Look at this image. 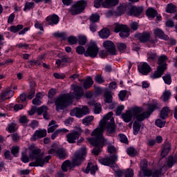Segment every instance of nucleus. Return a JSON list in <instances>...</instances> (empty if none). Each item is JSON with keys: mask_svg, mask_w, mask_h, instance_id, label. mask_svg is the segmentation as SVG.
<instances>
[{"mask_svg": "<svg viewBox=\"0 0 177 177\" xmlns=\"http://www.w3.org/2000/svg\"><path fill=\"white\" fill-rule=\"evenodd\" d=\"M84 96V89L79 86L73 87V92L68 94H63L55 100V107L57 111L64 110L68 104L73 102V99H81Z\"/></svg>", "mask_w": 177, "mask_h": 177, "instance_id": "f257e3e1", "label": "nucleus"}, {"mask_svg": "<svg viewBox=\"0 0 177 177\" xmlns=\"http://www.w3.org/2000/svg\"><path fill=\"white\" fill-rule=\"evenodd\" d=\"M111 117H113V112H109L105 115L102 120H100L99 127L91 133V136L104 139V137H103L104 129L106 130L107 133H109V135L115 133L117 131L115 129V124H114V119L111 118ZM109 120H110V122H109Z\"/></svg>", "mask_w": 177, "mask_h": 177, "instance_id": "f03ea898", "label": "nucleus"}, {"mask_svg": "<svg viewBox=\"0 0 177 177\" xmlns=\"http://www.w3.org/2000/svg\"><path fill=\"white\" fill-rule=\"evenodd\" d=\"M30 160H35V162L29 164L30 167H44L45 162H48L52 156L48 155L43 158L42 156H41V149H35L30 153Z\"/></svg>", "mask_w": 177, "mask_h": 177, "instance_id": "7ed1b4c3", "label": "nucleus"}, {"mask_svg": "<svg viewBox=\"0 0 177 177\" xmlns=\"http://www.w3.org/2000/svg\"><path fill=\"white\" fill-rule=\"evenodd\" d=\"M167 60H168L167 55H162L158 58L157 70L151 75L152 80L161 78L162 74L167 70Z\"/></svg>", "mask_w": 177, "mask_h": 177, "instance_id": "20e7f679", "label": "nucleus"}, {"mask_svg": "<svg viewBox=\"0 0 177 177\" xmlns=\"http://www.w3.org/2000/svg\"><path fill=\"white\" fill-rule=\"evenodd\" d=\"M88 142H90V145L95 146V148L93 149L92 153L94 156H99L102 149L103 148V145L106 143V140L105 138H100V137L93 136V138H87Z\"/></svg>", "mask_w": 177, "mask_h": 177, "instance_id": "39448f33", "label": "nucleus"}, {"mask_svg": "<svg viewBox=\"0 0 177 177\" xmlns=\"http://www.w3.org/2000/svg\"><path fill=\"white\" fill-rule=\"evenodd\" d=\"M158 107V104H154L152 105H149L148 106V111L144 112L142 113V111H143V109L140 107H137L140 110V111L138 112L136 115H134L135 118L137 120V121L140 122V121H143L145 118H147L150 117V114L156 110Z\"/></svg>", "mask_w": 177, "mask_h": 177, "instance_id": "423d86ee", "label": "nucleus"}, {"mask_svg": "<svg viewBox=\"0 0 177 177\" xmlns=\"http://www.w3.org/2000/svg\"><path fill=\"white\" fill-rule=\"evenodd\" d=\"M86 156V147H83L75 153L74 158L72 159L73 165H81Z\"/></svg>", "mask_w": 177, "mask_h": 177, "instance_id": "0eeeda50", "label": "nucleus"}, {"mask_svg": "<svg viewBox=\"0 0 177 177\" xmlns=\"http://www.w3.org/2000/svg\"><path fill=\"white\" fill-rule=\"evenodd\" d=\"M113 28L115 32H120L119 35L121 38H128L129 37V29L126 25L116 23L113 25Z\"/></svg>", "mask_w": 177, "mask_h": 177, "instance_id": "6e6552de", "label": "nucleus"}, {"mask_svg": "<svg viewBox=\"0 0 177 177\" xmlns=\"http://www.w3.org/2000/svg\"><path fill=\"white\" fill-rule=\"evenodd\" d=\"M101 5L103 8H111L118 5V0H95L94 6L95 8H99Z\"/></svg>", "mask_w": 177, "mask_h": 177, "instance_id": "1a4fd4ad", "label": "nucleus"}, {"mask_svg": "<svg viewBox=\"0 0 177 177\" xmlns=\"http://www.w3.org/2000/svg\"><path fill=\"white\" fill-rule=\"evenodd\" d=\"M118 160V156L117 154H114L113 156H111L109 158H103L101 159H99V162L102 164V165H110L112 168V169H114L117 165H115V161Z\"/></svg>", "mask_w": 177, "mask_h": 177, "instance_id": "9d476101", "label": "nucleus"}, {"mask_svg": "<svg viewBox=\"0 0 177 177\" xmlns=\"http://www.w3.org/2000/svg\"><path fill=\"white\" fill-rule=\"evenodd\" d=\"M140 110L138 106L131 108L130 110L127 111L124 113L122 114V118L124 122H131L132 117H135Z\"/></svg>", "mask_w": 177, "mask_h": 177, "instance_id": "9b49d317", "label": "nucleus"}, {"mask_svg": "<svg viewBox=\"0 0 177 177\" xmlns=\"http://www.w3.org/2000/svg\"><path fill=\"white\" fill-rule=\"evenodd\" d=\"M85 1H79L76 3H75L71 9L69 10L71 15H80V13L82 12L84 9H85Z\"/></svg>", "mask_w": 177, "mask_h": 177, "instance_id": "f8f14e48", "label": "nucleus"}, {"mask_svg": "<svg viewBox=\"0 0 177 177\" xmlns=\"http://www.w3.org/2000/svg\"><path fill=\"white\" fill-rule=\"evenodd\" d=\"M86 114H89V109L85 106L82 108H75L71 111V115H75L77 118H82Z\"/></svg>", "mask_w": 177, "mask_h": 177, "instance_id": "ddd939ff", "label": "nucleus"}, {"mask_svg": "<svg viewBox=\"0 0 177 177\" xmlns=\"http://www.w3.org/2000/svg\"><path fill=\"white\" fill-rule=\"evenodd\" d=\"M97 53H99L97 45H96V43H92L84 53V56H86V57H96Z\"/></svg>", "mask_w": 177, "mask_h": 177, "instance_id": "4468645a", "label": "nucleus"}, {"mask_svg": "<svg viewBox=\"0 0 177 177\" xmlns=\"http://www.w3.org/2000/svg\"><path fill=\"white\" fill-rule=\"evenodd\" d=\"M15 95V91L12 90V88L8 87L4 91H3L0 95V102H5L8 99L13 97Z\"/></svg>", "mask_w": 177, "mask_h": 177, "instance_id": "2eb2a0df", "label": "nucleus"}, {"mask_svg": "<svg viewBox=\"0 0 177 177\" xmlns=\"http://www.w3.org/2000/svg\"><path fill=\"white\" fill-rule=\"evenodd\" d=\"M103 46L106 49V52L109 53V55H117V51L115 50V46L114 43L110 40H106L104 41Z\"/></svg>", "mask_w": 177, "mask_h": 177, "instance_id": "dca6fc26", "label": "nucleus"}, {"mask_svg": "<svg viewBox=\"0 0 177 177\" xmlns=\"http://www.w3.org/2000/svg\"><path fill=\"white\" fill-rule=\"evenodd\" d=\"M151 70L150 65L147 62L142 64L138 66V71L142 74V75H147Z\"/></svg>", "mask_w": 177, "mask_h": 177, "instance_id": "f3484780", "label": "nucleus"}, {"mask_svg": "<svg viewBox=\"0 0 177 177\" xmlns=\"http://www.w3.org/2000/svg\"><path fill=\"white\" fill-rule=\"evenodd\" d=\"M140 167L142 172H144L145 175L147 176H150L151 175V170L147 169V160H142L140 162Z\"/></svg>", "mask_w": 177, "mask_h": 177, "instance_id": "a211bd4d", "label": "nucleus"}, {"mask_svg": "<svg viewBox=\"0 0 177 177\" xmlns=\"http://www.w3.org/2000/svg\"><path fill=\"white\" fill-rule=\"evenodd\" d=\"M97 171V165L88 162L86 169L84 170L85 174L91 173V175H95V172Z\"/></svg>", "mask_w": 177, "mask_h": 177, "instance_id": "6ab92c4d", "label": "nucleus"}, {"mask_svg": "<svg viewBox=\"0 0 177 177\" xmlns=\"http://www.w3.org/2000/svg\"><path fill=\"white\" fill-rule=\"evenodd\" d=\"M143 12V8L142 7H133L129 12L130 16H135L136 17H138L142 15V12Z\"/></svg>", "mask_w": 177, "mask_h": 177, "instance_id": "aec40b11", "label": "nucleus"}, {"mask_svg": "<svg viewBox=\"0 0 177 177\" xmlns=\"http://www.w3.org/2000/svg\"><path fill=\"white\" fill-rule=\"evenodd\" d=\"M46 20L49 26H53L54 24H57V23H59V16L57 15L48 16L46 17Z\"/></svg>", "mask_w": 177, "mask_h": 177, "instance_id": "412c9836", "label": "nucleus"}, {"mask_svg": "<svg viewBox=\"0 0 177 177\" xmlns=\"http://www.w3.org/2000/svg\"><path fill=\"white\" fill-rule=\"evenodd\" d=\"M66 137L68 143H75V140L80 138V133L78 132L71 133L68 134Z\"/></svg>", "mask_w": 177, "mask_h": 177, "instance_id": "4be33fe9", "label": "nucleus"}, {"mask_svg": "<svg viewBox=\"0 0 177 177\" xmlns=\"http://www.w3.org/2000/svg\"><path fill=\"white\" fill-rule=\"evenodd\" d=\"M167 165H164L159 170H154L153 171H151V174L150 175V176H152V177H159V176H161V174H164V172H165L167 171Z\"/></svg>", "mask_w": 177, "mask_h": 177, "instance_id": "5701e85b", "label": "nucleus"}, {"mask_svg": "<svg viewBox=\"0 0 177 177\" xmlns=\"http://www.w3.org/2000/svg\"><path fill=\"white\" fill-rule=\"evenodd\" d=\"M45 136H46V130L36 131L33 135V140H37V139H39V138H45Z\"/></svg>", "mask_w": 177, "mask_h": 177, "instance_id": "b1692460", "label": "nucleus"}, {"mask_svg": "<svg viewBox=\"0 0 177 177\" xmlns=\"http://www.w3.org/2000/svg\"><path fill=\"white\" fill-rule=\"evenodd\" d=\"M142 123L140 122L135 121L133 124V133L138 135L140 131Z\"/></svg>", "mask_w": 177, "mask_h": 177, "instance_id": "393cba45", "label": "nucleus"}, {"mask_svg": "<svg viewBox=\"0 0 177 177\" xmlns=\"http://www.w3.org/2000/svg\"><path fill=\"white\" fill-rule=\"evenodd\" d=\"M154 34L156 35V37L160 38V39H168V36L164 34V32L161 29H156L154 30Z\"/></svg>", "mask_w": 177, "mask_h": 177, "instance_id": "a878e982", "label": "nucleus"}, {"mask_svg": "<svg viewBox=\"0 0 177 177\" xmlns=\"http://www.w3.org/2000/svg\"><path fill=\"white\" fill-rule=\"evenodd\" d=\"M99 35L102 39H106L108 37H110V30L105 28L99 32Z\"/></svg>", "mask_w": 177, "mask_h": 177, "instance_id": "bb28decb", "label": "nucleus"}, {"mask_svg": "<svg viewBox=\"0 0 177 177\" xmlns=\"http://www.w3.org/2000/svg\"><path fill=\"white\" fill-rule=\"evenodd\" d=\"M127 153L130 157H135V156H138L139 153V150L136 149L133 147H130L127 148Z\"/></svg>", "mask_w": 177, "mask_h": 177, "instance_id": "cd10ccee", "label": "nucleus"}, {"mask_svg": "<svg viewBox=\"0 0 177 177\" xmlns=\"http://www.w3.org/2000/svg\"><path fill=\"white\" fill-rule=\"evenodd\" d=\"M48 127H50L48 129V133H52L57 128H59V124H56V121L52 120L49 124Z\"/></svg>", "mask_w": 177, "mask_h": 177, "instance_id": "c85d7f7f", "label": "nucleus"}, {"mask_svg": "<svg viewBox=\"0 0 177 177\" xmlns=\"http://www.w3.org/2000/svg\"><path fill=\"white\" fill-rule=\"evenodd\" d=\"M177 162V156H169L167 158V167L169 168H172L174 164H176Z\"/></svg>", "mask_w": 177, "mask_h": 177, "instance_id": "c756f323", "label": "nucleus"}, {"mask_svg": "<svg viewBox=\"0 0 177 177\" xmlns=\"http://www.w3.org/2000/svg\"><path fill=\"white\" fill-rule=\"evenodd\" d=\"M41 99H42V94L41 93H38L36 95L35 98L32 100V104H35L36 106H40V104L42 103Z\"/></svg>", "mask_w": 177, "mask_h": 177, "instance_id": "7c9ffc66", "label": "nucleus"}, {"mask_svg": "<svg viewBox=\"0 0 177 177\" xmlns=\"http://www.w3.org/2000/svg\"><path fill=\"white\" fill-rule=\"evenodd\" d=\"M169 113V107L168 106L164 107L160 111V118H162V120H166V118H168Z\"/></svg>", "mask_w": 177, "mask_h": 177, "instance_id": "2f4dec72", "label": "nucleus"}, {"mask_svg": "<svg viewBox=\"0 0 177 177\" xmlns=\"http://www.w3.org/2000/svg\"><path fill=\"white\" fill-rule=\"evenodd\" d=\"M139 39L140 42H147L150 39V33L144 32L139 36Z\"/></svg>", "mask_w": 177, "mask_h": 177, "instance_id": "473e14b6", "label": "nucleus"}, {"mask_svg": "<svg viewBox=\"0 0 177 177\" xmlns=\"http://www.w3.org/2000/svg\"><path fill=\"white\" fill-rule=\"evenodd\" d=\"M92 85H93V80L91 77H87L84 82L83 86L84 89H88V88H91Z\"/></svg>", "mask_w": 177, "mask_h": 177, "instance_id": "72a5a7b5", "label": "nucleus"}, {"mask_svg": "<svg viewBox=\"0 0 177 177\" xmlns=\"http://www.w3.org/2000/svg\"><path fill=\"white\" fill-rule=\"evenodd\" d=\"M147 16L150 17V19H154L157 16V10L153 8H148L147 10Z\"/></svg>", "mask_w": 177, "mask_h": 177, "instance_id": "f704fd0d", "label": "nucleus"}, {"mask_svg": "<svg viewBox=\"0 0 177 177\" xmlns=\"http://www.w3.org/2000/svg\"><path fill=\"white\" fill-rule=\"evenodd\" d=\"M166 12L167 13H175L176 12V6L173 3L167 4Z\"/></svg>", "mask_w": 177, "mask_h": 177, "instance_id": "c9c22d12", "label": "nucleus"}, {"mask_svg": "<svg viewBox=\"0 0 177 177\" xmlns=\"http://www.w3.org/2000/svg\"><path fill=\"white\" fill-rule=\"evenodd\" d=\"M56 156L59 158H64L66 157V151L63 148H58L56 151Z\"/></svg>", "mask_w": 177, "mask_h": 177, "instance_id": "e433bc0d", "label": "nucleus"}, {"mask_svg": "<svg viewBox=\"0 0 177 177\" xmlns=\"http://www.w3.org/2000/svg\"><path fill=\"white\" fill-rule=\"evenodd\" d=\"M155 59H157V53H156V52L150 51L147 53V60H148V62H154Z\"/></svg>", "mask_w": 177, "mask_h": 177, "instance_id": "4c0bfd02", "label": "nucleus"}, {"mask_svg": "<svg viewBox=\"0 0 177 177\" xmlns=\"http://www.w3.org/2000/svg\"><path fill=\"white\" fill-rule=\"evenodd\" d=\"M69 168H71V162L69 160H66L62 165V169L64 172H67Z\"/></svg>", "mask_w": 177, "mask_h": 177, "instance_id": "58836bf2", "label": "nucleus"}, {"mask_svg": "<svg viewBox=\"0 0 177 177\" xmlns=\"http://www.w3.org/2000/svg\"><path fill=\"white\" fill-rule=\"evenodd\" d=\"M104 102L106 103H111L113 102V95H111V92L110 91H106L104 93Z\"/></svg>", "mask_w": 177, "mask_h": 177, "instance_id": "ea45409f", "label": "nucleus"}, {"mask_svg": "<svg viewBox=\"0 0 177 177\" xmlns=\"http://www.w3.org/2000/svg\"><path fill=\"white\" fill-rule=\"evenodd\" d=\"M169 150H171V145L166 144L163 148V150L161 152L162 157H165L168 153H169Z\"/></svg>", "mask_w": 177, "mask_h": 177, "instance_id": "a19ab883", "label": "nucleus"}, {"mask_svg": "<svg viewBox=\"0 0 177 177\" xmlns=\"http://www.w3.org/2000/svg\"><path fill=\"white\" fill-rule=\"evenodd\" d=\"M6 129L10 133H13V132H16V124L13 122L8 124Z\"/></svg>", "mask_w": 177, "mask_h": 177, "instance_id": "79ce46f5", "label": "nucleus"}, {"mask_svg": "<svg viewBox=\"0 0 177 177\" xmlns=\"http://www.w3.org/2000/svg\"><path fill=\"white\" fill-rule=\"evenodd\" d=\"M23 25H17L16 26H12L9 28V31L10 32H17V31H20V30H23Z\"/></svg>", "mask_w": 177, "mask_h": 177, "instance_id": "37998d69", "label": "nucleus"}, {"mask_svg": "<svg viewBox=\"0 0 177 177\" xmlns=\"http://www.w3.org/2000/svg\"><path fill=\"white\" fill-rule=\"evenodd\" d=\"M93 121V116H86L84 119H83L84 125H91V123Z\"/></svg>", "mask_w": 177, "mask_h": 177, "instance_id": "c03bdc74", "label": "nucleus"}, {"mask_svg": "<svg viewBox=\"0 0 177 177\" xmlns=\"http://www.w3.org/2000/svg\"><path fill=\"white\" fill-rule=\"evenodd\" d=\"M94 113L95 114H100L102 113V105L100 103L94 104Z\"/></svg>", "mask_w": 177, "mask_h": 177, "instance_id": "a18cd8bd", "label": "nucleus"}, {"mask_svg": "<svg viewBox=\"0 0 177 177\" xmlns=\"http://www.w3.org/2000/svg\"><path fill=\"white\" fill-rule=\"evenodd\" d=\"M100 19V16H99V14L97 13L93 14L90 17V21H91L92 23H96L97 21H99Z\"/></svg>", "mask_w": 177, "mask_h": 177, "instance_id": "49530a36", "label": "nucleus"}, {"mask_svg": "<svg viewBox=\"0 0 177 177\" xmlns=\"http://www.w3.org/2000/svg\"><path fill=\"white\" fill-rule=\"evenodd\" d=\"M118 49L120 53H124L127 50V44L124 43H118Z\"/></svg>", "mask_w": 177, "mask_h": 177, "instance_id": "de8ad7c7", "label": "nucleus"}, {"mask_svg": "<svg viewBox=\"0 0 177 177\" xmlns=\"http://www.w3.org/2000/svg\"><path fill=\"white\" fill-rule=\"evenodd\" d=\"M68 42L70 45H75L78 42V38L77 37L71 36L68 37Z\"/></svg>", "mask_w": 177, "mask_h": 177, "instance_id": "09e8293b", "label": "nucleus"}, {"mask_svg": "<svg viewBox=\"0 0 177 177\" xmlns=\"http://www.w3.org/2000/svg\"><path fill=\"white\" fill-rule=\"evenodd\" d=\"M163 80L165 83H166L167 85H171V82H172V79L171 78L170 74H167L165 76H163Z\"/></svg>", "mask_w": 177, "mask_h": 177, "instance_id": "8fccbe9b", "label": "nucleus"}, {"mask_svg": "<svg viewBox=\"0 0 177 177\" xmlns=\"http://www.w3.org/2000/svg\"><path fill=\"white\" fill-rule=\"evenodd\" d=\"M127 10V5L122 4L120 6L118 7V13L119 15H122L123 13H125Z\"/></svg>", "mask_w": 177, "mask_h": 177, "instance_id": "3c124183", "label": "nucleus"}, {"mask_svg": "<svg viewBox=\"0 0 177 177\" xmlns=\"http://www.w3.org/2000/svg\"><path fill=\"white\" fill-rule=\"evenodd\" d=\"M163 102H167V100H169L171 97V91L169 90L165 91L163 93Z\"/></svg>", "mask_w": 177, "mask_h": 177, "instance_id": "603ef678", "label": "nucleus"}, {"mask_svg": "<svg viewBox=\"0 0 177 177\" xmlns=\"http://www.w3.org/2000/svg\"><path fill=\"white\" fill-rule=\"evenodd\" d=\"M77 41L80 45H85V44H86V37L84 35H79Z\"/></svg>", "mask_w": 177, "mask_h": 177, "instance_id": "864d4df0", "label": "nucleus"}, {"mask_svg": "<svg viewBox=\"0 0 177 177\" xmlns=\"http://www.w3.org/2000/svg\"><path fill=\"white\" fill-rule=\"evenodd\" d=\"M36 111L37 113V114H39V115H41V114H44V113H46V111H48V107L45 106H42L40 108H38L37 109H36Z\"/></svg>", "mask_w": 177, "mask_h": 177, "instance_id": "5fc2aeb1", "label": "nucleus"}, {"mask_svg": "<svg viewBox=\"0 0 177 177\" xmlns=\"http://www.w3.org/2000/svg\"><path fill=\"white\" fill-rule=\"evenodd\" d=\"M155 124L159 128H164V127H165V122L162 121L161 119H158L156 120Z\"/></svg>", "mask_w": 177, "mask_h": 177, "instance_id": "6e6d98bb", "label": "nucleus"}, {"mask_svg": "<svg viewBox=\"0 0 177 177\" xmlns=\"http://www.w3.org/2000/svg\"><path fill=\"white\" fill-rule=\"evenodd\" d=\"M32 8H34V2H28L25 4L24 10L27 12V10H30V9H32Z\"/></svg>", "mask_w": 177, "mask_h": 177, "instance_id": "4d7b16f0", "label": "nucleus"}, {"mask_svg": "<svg viewBox=\"0 0 177 177\" xmlns=\"http://www.w3.org/2000/svg\"><path fill=\"white\" fill-rule=\"evenodd\" d=\"M125 177H133V170L132 169H127L124 170Z\"/></svg>", "mask_w": 177, "mask_h": 177, "instance_id": "13d9d810", "label": "nucleus"}, {"mask_svg": "<svg viewBox=\"0 0 177 177\" xmlns=\"http://www.w3.org/2000/svg\"><path fill=\"white\" fill-rule=\"evenodd\" d=\"M117 165L116 166L115 165V168L113 169V171H116V174L118 177H121L122 176V175H124L125 176V170H119V171H117Z\"/></svg>", "mask_w": 177, "mask_h": 177, "instance_id": "bf43d9fd", "label": "nucleus"}, {"mask_svg": "<svg viewBox=\"0 0 177 177\" xmlns=\"http://www.w3.org/2000/svg\"><path fill=\"white\" fill-rule=\"evenodd\" d=\"M35 95V88H32L30 90L26 97H28V99L31 100V99L34 97Z\"/></svg>", "mask_w": 177, "mask_h": 177, "instance_id": "052dcab7", "label": "nucleus"}, {"mask_svg": "<svg viewBox=\"0 0 177 177\" xmlns=\"http://www.w3.org/2000/svg\"><path fill=\"white\" fill-rule=\"evenodd\" d=\"M108 151L109 153H111V154L117 153V148L112 145H109L108 146Z\"/></svg>", "mask_w": 177, "mask_h": 177, "instance_id": "680f3d73", "label": "nucleus"}, {"mask_svg": "<svg viewBox=\"0 0 177 177\" xmlns=\"http://www.w3.org/2000/svg\"><path fill=\"white\" fill-rule=\"evenodd\" d=\"M76 52L78 55H84L85 53V48L82 46H78L76 48Z\"/></svg>", "mask_w": 177, "mask_h": 177, "instance_id": "e2e57ef3", "label": "nucleus"}, {"mask_svg": "<svg viewBox=\"0 0 177 177\" xmlns=\"http://www.w3.org/2000/svg\"><path fill=\"white\" fill-rule=\"evenodd\" d=\"M118 96H119L120 100H121L122 102L124 101V100L125 99V96H127V91H121L119 93Z\"/></svg>", "mask_w": 177, "mask_h": 177, "instance_id": "0e129e2a", "label": "nucleus"}, {"mask_svg": "<svg viewBox=\"0 0 177 177\" xmlns=\"http://www.w3.org/2000/svg\"><path fill=\"white\" fill-rule=\"evenodd\" d=\"M124 109H125L124 105H121V106H118L115 111L116 115H121V113H122Z\"/></svg>", "mask_w": 177, "mask_h": 177, "instance_id": "69168bd1", "label": "nucleus"}, {"mask_svg": "<svg viewBox=\"0 0 177 177\" xmlns=\"http://www.w3.org/2000/svg\"><path fill=\"white\" fill-rule=\"evenodd\" d=\"M95 80V82H97L98 84H103V82H104V79H103L102 75H96Z\"/></svg>", "mask_w": 177, "mask_h": 177, "instance_id": "338daca9", "label": "nucleus"}, {"mask_svg": "<svg viewBox=\"0 0 177 177\" xmlns=\"http://www.w3.org/2000/svg\"><path fill=\"white\" fill-rule=\"evenodd\" d=\"M119 137H120V141L122 142V143H127V142H128V138L125 135L119 134Z\"/></svg>", "mask_w": 177, "mask_h": 177, "instance_id": "774afa93", "label": "nucleus"}]
</instances>
